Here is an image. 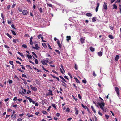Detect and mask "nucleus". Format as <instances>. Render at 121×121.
<instances>
[{"label":"nucleus","instance_id":"3","mask_svg":"<svg viewBox=\"0 0 121 121\" xmlns=\"http://www.w3.org/2000/svg\"><path fill=\"white\" fill-rule=\"evenodd\" d=\"M42 35L41 34H39L38 36V39H39L40 38H41V39H42V41L44 42H46V41H44L43 40V37H42Z\"/></svg>","mask_w":121,"mask_h":121},{"label":"nucleus","instance_id":"37","mask_svg":"<svg viewBox=\"0 0 121 121\" xmlns=\"http://www.w3.org/2000/svg\"><path fill=\"white\" fill-rule=\"evenodd\" d=\"M55 51L58 54H60V51L59 50H55Z\"/></svg>","mask_w":121,"mask_h":121},{"label":"nucleus","instance_id":"62","mask_svg":"<svg viewBox=\"0 0 121 121\" xmlns=\"http://www.w3.org/2000/svg\"><path fill=\"white\" fill-rule=\"evenodd\" d=\"M16 100H17V97H15L13 99V100L14 101H15Z\"/></svg>","mask_w":121,"mask_h":121},{"label":"nucleus","instance_id":"42","mask_svg":"<svg viewBox=\"0 0 121 121\" xmlns=\"http://www.w3.org/2000/svg\"><path fill=\"white\" fill-rule=\"evenodd\" d=\"M31 92V91L29 90H28V91L26 92V93L27 94H29V93L30 94Z\"/></svg>","mask_w":121,"mask_h":121},{"label":"nucleus","instance_id":"25","mask_svg":"<svg viewBox=\"0 0 121 121\" xmlns=\"http://www.w3.org/2000/svg\"><path fill=\"white\" fill-rule=\"evenodd\" d=\"M75 108V110L76 111L75 114L77 115L78 113V111L76 108Z\"/></svg>","mask_w":121,"mask_h":121},{"label":"nucleus","instance_id":"30","mask_svg":"<svg viewBox=\"0 0 121 121\" xmlns=\"http://www.w3.org/2000/svg\"><path fill=\"white\" fill-rule=\"evenodd\" d=\"M11 31L12 32V34L14 35H16L15 32L14 31L12 30H11Z\"/></svg>","mask_w":121,"mask_h":121},{"label":"nucleus","instance_id":"59","mask_svg":"<svg viewBox=\"0 0 121 121\" xmlns=\"http://www.w3.org/2000/svg\"><path fill=\"white\" fill-rule=\"evenodd\" d=\"M46 56L48 57H51L50 55L48 54H47L46 55Z\"/></svg>","mask_w":121,"mask_h":121},{"label":"nucleus","instance_id":"10","mask_svg":"<svg viewBox=\"0 0 121 121\" xmlns=\"http://www.w3.org/2000/svg\"><path fill=\"white\" fill-rule=\"evenodd\" d=\"M16 114H13L11 115L12 119H13L15 118L16 117Z\"/></svg>","mask_w":121,"mask_h":121},{"label":"nucleus","instance_id":"64","mask_svg":"<svg viewBox=\"0 0 121 121\" xmlns=\"http://www.w3.org/2000/svg\"><path fill=\"white\" fill-rule=\"evenodd\" d=\"M10 99L9 98H7L6 99H5V100H4V101L5 102H7V101L8 100H9Z\"/></svg>","mask_w":121,"mask_h":121},{"label":"nucleus","instance_id":"26","mask_svg":"<svg viewBox=\"0 0 121 121\" xmlns=\"http://www.w3.org/2000/svg\"><path fill=\"white\" fill-rule=\"evenodd\" d=\"M59 77L61 78L65 82H67L66 81L65 79L64 78L62 77V76H59Z\"/></svg>","mask_w":121,"mask_h":121},{"label":"nucleus","instance_id":"21","mask_svg":"<svg viewBox=\"0 0 121 121\" xmlns=\"http://www.w3.org/2000/svg\"><path fill=\"white\" fill-rule=\"evenodd\" d=\"M27 56L29 59H31L32 58V56L31 55H29L27 54Z\"/></svg>","mask_w":121,"mask_h":121},{"label":"nucleus","instance_id":"58","mask_svg":"<svg viewBox=\"0 0 121 121\" xmlns=\"http://www.w3.org/2000/svg\"><path fill=\"white\" fill-rule=\"evenodd\" d=\"M26 75L25 74H22V77H25L26 78L27 77H26Z\"/></svg>","mask_w":121,"mask_h":121},{"label":"nucleus","instance_id":"34","mask_svg":"<svg viewBox=\"0 0 121 121\" xmlns=\"http://www.w3.org/2000/svg\"><path fill=\"white\" fill-rule=\"evenodd\" d=\"M113 9H117V6L115 4H114L113 5Z\"/></svg>","mask_w":121,"mask_h":121},{"label":"nucleus","instance_id":"32","mask_svg":"<svg viewBox=\"0 0 121 121\" xmlns=\"http://www.w3.org/2000/svg\"><path fill=\"white\" fill-rule=\"evenodd\" d=\"M12 105L11 106L12 107L13 106V107H14L15 108V109H16V108L17 106V104H16L14 105H13V104L12 103Z\"/></svg>","mask_w":121,"mask_h":121},{"label":"nucleus","instance_id":"52","mask_svg":"<svg viewBox=\"0 0 121 121\" xmlns=\"http://www.w3.org/2000/svg\"><path fill=\"white\" fill-rule=\"evenodd\" d=\"M22 80L24 81V82L23 83L25 84H27V82H26L25 80L24 79H22Z\"/></svg>","mask_w":121,"mask_h":121},{"label":"nucleus","instance_id":"54","mask_svg":"<svg viewBox=\"0 0 121 121\" xmlns=\"http://www.w3.org/2000/svg\"><path fill=\"white\" fill-rule=\"evenodd\" d=\"M9 63L11 65H13V62L12 61H9Z\"/></svg>","mask_w":121,"mask_h":121},{"label":"nucleus","instance_id":"51","mask_svg":"<svg viewBox=\"0 0 121 121\" xmlns=\"http://www.w3.org/2000/svg\"><path fill=\"white\" fill-rule=\"evenodd\" d=\"M19 94H22V93L23 94H25V92H24L23 91H22L21 92V91H19Z\"/></svg>","mask_w":121,"mask_h":121},{"label":"nucleus","instance_id":"6","mask_svg":"<svg viewBox=\"0 0 121 121\" xmlns=\"http://www.w3.org/2000/svg\"><path fill=\"white\" fill-rule=\"evenodd\" d=\"M115 90L117 92V94L118 95H119V89L117 87H115Z\"/></svg>","mask_w":121,"mask_h":121},{"label":"nucleus","instance_id":"53","mask_svg":"<svg viewBox=\"0 0 121 121\" xmlns=\"http://www.w3.org/2000/svg\"><path fill=\"white\" fill-rule=\"evenodd\" d=\"M4 47L6 48H9L10 47H8L7 45H4Z\"/></svg>","mask_w":121,"mask_h":121},{"label":"nucleus","instance_id":"39","mask_svg":"<svg viewBox=\"0 0 121 121\" xmlns=\"http://www.w3.org/2000/svg\"><path fill=\"white\" fill-rule=\"evenodd\" d=\"M18 9L19 11L20 12H22V9L20 8H18Z\"/></svg>","mask_w":121,"mask_h":121},{"label":"nucleus","instance_id":"46","mask_svg":"<svg viewBox=\"0 0 121 121\" xmlns=\"http://www.w3.org/2000/svg\"><path fill=\"white\" fill-rule=\"evenodd\" d=\"M93 75L94 77H95L96 76V75L94 71H93Z\"/></svg>","mask_w":121,"mask_h":121},{"label":"nucleus","instance_id":"60","mask_svg":"<svg viewBox=\"0 0 121 121\" xmlns=\"http://www.w3.org/2000/svg\"><path fill=\"white\" fill-rule=\"evenodd\" d=\"M78 96L79 99H80L81 98V96L80 95V94H78Z\"/></svg>","mask_w":121,"mask_h":121},{"label":"nucleus","instance_id":"1","mask_svg":"<svg viewBox=\"0 0 121 121\" xmlns=\"http://www.w3.org/2000/svg\"><path fill=\"white\" fill-rule=\"evenodd\" d=\"M97 104L100 106V107L102 111L104 112H105L107 110V109L105 107V103L104 102H101L97 103Z\"/></svg>","mask_w":121,"mask_h":121},{"label":"nucleus","instance_id":"41","mask_svg":"<svg viewBox=\"0 0 121 121\" xmlns=\"http://www.w3.org/2000/svg\"><path fill=\"white\" fill-rule=\"evenodd\" d=\"M35 62L36 64H38V61L37 59H35Z\"/></svg>","mask_w":121,"mask_h":121},{"label":"nucleus","instance_id":"28","mask_svg":"<svg viewBox=\"0 0 121 121\" xmlns=\"http://www.w3.org/2000/svg\"><path fill=\"white\" fill-rule=\"evenodd\" d=\"M17 53H18L21 56H22L23 57H24V56L23 55V54H22L21 53H20L19 52H18Z\"/></svg>","mask_w":121,"mask_h":121},{"label":"nucleus","instance_id":"44","mask_svg":"<svg viewBox=\"0 0 121 121\" xmlns=\"http://www.w3.org/2000/svg\"><path fill=\"white\" fill-rule=\"evenodd\" d=\"M74 68H75V69H76V70L77 69H78L77 66L76 64H75Z\"/></svg>","mask_w":121,"mask_h":121},{"label":"nucleus","instance_id":"15","mask_svg":"<svg viewBox=\"0 0 121 121\" xmlns=\"http://www.w3.org/2000/svg\"><path fill=\"white\" fill-rule=\"evenodd\" d=\"M98 55L100 56H101L102 55V52L101 51L98 53Z\"/></svg>","mask_w":121,"mask_h":121},{"label":"nucleus","instance_id":"29","mask_svg":"<svg viewBox=\"0 0 121 121\" xmlns=\"http://www.w3.org/2000/svg\"><path fill=\"white\" fill-rule=\"evenodd\" d=\"M42 46L43 47H44V48L46 47H47V46L46 45V44L44 43H42Z\"/></svg>","mask_w":121,"mask_h":121},{"label":"nucleus","instance_id":"5","mask_svg":"<svg viewBox=\"0 0 121 121\" xmlns=\"http://www.w3.org/2000/svg\"><path fill=\"white\" fill-rule=\"evenodd\" d=\"M48 91L49 92L48 93L47 95L48 96L50 95H52L53 94L52 93V90L50 89H49L48 90Z\"/></svg>","mask_w":121,"mask_h":121},{"label":"nucleus","instance_id":"63","mask_svg":"<svg viewBox=\"0 0 121 121\" xmlns=\"http://www.w3.org/2000/svg\"><path fill=\"white\" fill-rule=\"evenodd\" d=\"M10 8V5H8L7 7V8L8 9H9Z\"/></svg>","mask_w":121,"mask_h":121},{"label":"nucleus","instance_id":"8","mask_svg":"<svg viewBox=\"0 0 121 121\" xmlns=\"http://www.w3.org/2000/svg\"><path fill=\"white\" fill-rule=\"evenodd\" d=\"M25 97L27 99L29 100L30 102H31L32 101V99L30 97H28L26 96H25Z\"/></svg>","mask_w":121,"mask_h":121},{"label":"nucleus","instance_id":"19","mask_svg":"<svg viewBox=\"0 0 121 121\" xmlns=\"http://www.w3.org/2000/svg\"><path fill=\"white\" fill-rule=\"evenodd\" d=\"M99 3H97V6L96 8V11L97 12L98 10V8L99 6Z\"/></svg>","mask_w":121,"mask_h":121},{"label":"nucleus","instance_id":"61","mask_svg":"<svg viewBox=\"0 0 121 121\" xmlns=\"http://www.w3.org/2000/svg\"><path fill=\"white\" fill-rule=\"evenodd\" d=\"M51 106H49L48 108L47 109V110L48 111H50V108H51Z\"/></svg>","mask_w":121,"mask_h":121},{"label":"nucleus","instance_id":"47","mask_svg":"<svg viewBox=\"0 0 121 121\" xmlns=\"http://www.w3.org/2000/svg\"><path fill=\"white\" fill-rule=\"evenodd\" d=\"M42 112L43 114H45L47 113V112L45 111H43Z\"/></svg>","mask_w":121,"mask_h":121},{"label":"nucleus","instance_id":"11","mask_svg":"<svg viewBox=\"0 0 121 121\" xmlns=\"http://www.w3.org/2000/svg\"><path fill=\"white\" fill-rule=\"evenodd\" d=\"M103 8H104L105 9V10H107V6L106 5V4L105 2L104 3V4Z\"/></svg>","mask_w":121,"mask_h":121},{"label":"nucleus","instance_id":"43","mask_svg":"<svg viewBox=\"0 0 121 121\" xmlns=\"http://www.w3.org/2000/svg\"><path fill=\"white\" fill-rule=\"evenodd\" d=\"M14 78H16L18 80H19V79L18 77L16 75H15L14 77Z\"/></svg>","mask_w":121,"mask_h":121},{"label":"nucleus","instance_id":"14","mask_svg":"<svg viewBox=\"0 0 121 121\" xmlns=\"http://www.w3.org/2000/svg\"><path fill=\"white\" fill-rule=\"evenodd\" d=\"M6 35L9 38L11 39L12 38V37L11 35H10L8 33H7L6 34Z\"/></svg>","mask_w":121,"mask_h":121},{"label":"nucleus","instance_id":"23","mask_svg":"<svg viewBox=\"0 0 121 121\" xmlns=\"http://www.w3.org/2000/svg\"><path fill=\"white\" fill-rule=\"evenodd\" d=\"M41 66V67L44 70L48 72H49V71L48 70H46L45 69L43 66L42 65Z\"/></svg>","mask_w":121,"mask_h":121},{"label":"nucleus","instance_id":"48","mask_svg":"<svg viewBox=\"0 0 121 121\" xmlns=\"http://www.w3.org/2000/svg\"><path fill=\"white\" fill-rule=\"evenodd\" d=\"M11 27L15 29L16 30V29L14 27V25L13 24H12L11 26Z\"/></svg>","mask_w":121,"mask_h":121},{"label":"nucleus","instance_id":"38","mask_svg":"<svg viewBox=\"0 0 121 121\" xmlns=\"http://www.w3.org/2000/svg\"><path fill=\"white\" fill-rule=\"evenodd\" d=\"M41 62L43 64V65H45V62L44 61V60H42L41 61Z\"/></svg>","mask_w":121,"mask_h":121},{"label":"nucleus","instance_id":"33","mask_svg":"<svg viewBox=\"0 0 121 121\" xmlns=\"http://www.w3.org/2000/svg\"><path fill=\"white\" fill-rule=\"evenodd\" d=\"M105 116L107 119H108L109 118V115H108L106 114H105Z\"/></svg>","mask_w":121,"mask_h":121},{"label":"nucleus","instance_id":"56","mask_svg":"<svg viewBox=\"0 0 121 121\" xmlns=\"http://www.w3.org/2000/svg\"><path fill=\"white\" fill-rule=\"evenodd\" d=\"M1 16L2 18L3 19V20H4V17L3 16V14L2 13L1 14Z\"/></svg>","mask_w":121,"mask_h":121},{"label":"nucleus","instance_id":"16","mask_svg":"<svg viewBox=\"0 0 121 121\" xmlns=\"http://www.w3.org/2000/svg\"><path fill=\"white\" fill-rule=\"evenodd\" d=\"M91 108L92 110L95 113H96V111L95 109H94V107L92 106H91Z\"/></svg>","mask_w":121,"mask_h":121},{"label":"nucleus","instance_id":"35","mask_svg":"<svg viewBox=\"0 0 121 121\" xmlns=\"http://www.w3.org/2000/svg\"><path fill=\"white\" fill-rule=\"evenodd\" d=\"M39 10L40 13H41L43 12L42 9L41 8H40Z\"/></svg>","mask_w":121,"mask_h":121},{"label":"nucleus","instance_id":"9","mask_svg":"<svg viewBox=\"0 0 121 121\" xmlns=\"http://www.w3.org/2000/svg\"><path fill=\"white\" fill-rule=\"evenodd\" d=\"M85 39L83 38H80V41L82 43H83L84 42Z\"/></svg>","mask_w":121,"mask_h":121},{"label":"nucleus","instance_id":"18","mask_svg":"<svg viewBox=\"0 0 121 121\" xmlns=\"http://www.w3.org/2000/svg\"><path fill=\"white\" fill-rule=\"evenodd\" d=\"M119 58V56L117 55H116L115 58V60L116 61H117Z\"/></svg>","mask_w":121,"mask_h":121},{"label":"nucleus","instance_id":"2","mask_svg":"<svg viewBox=\"0 0 121 121\" xmlns=\"http://www.w3.org/2000/svg\"><path fill=\"white\" fill-rule=\"evenodd\" d=\"M35 47L32 46V48L34 49H35L36 50H39L40 48L38 46V44H36L35 45Z\"/></svg>","mask_w":121,"mask_h":121},{"label":"nucleus","instance_id":"7","mask_svg":"<svg viewBox=\"0 0 121 121\" xmlns=\"http://www.w3.org/2000/svg\"><path fill=\"white\" fill-rule=\"evenodd\" d=\"M28 12L26 10H24L23 11L22 13L24 15H26L28 14Z\"/></svg>","mask_w":121,"mask_h":121},{"label":"nucleus","instance_id":"55","mask_svg":"<svg viewBox=\"0 0 121 121\" xmlns=\"http://www.w3.org/2000/svg\"><path fill=\"white\" fill-rule=\"evenodd\" d=\"M24 36L26 37H29V36L28 34H25L24 35Z\"/></svg>","mask_w":121,"mask_h":121},{"label":"nucleus","instance_id":"45","mask_svg":"<svg viewBox=\"0 0 121 121\" xmlns=\"http://www.w3.org/2000/svg\"><path fill=\"white\" fill-rule=\"evenodd\" d=\"M22 46L24 48H26L27 46L26 45V44H23L22 45Z\"/></svg>","mask_w":121,"mask_h":121},{"label":"nucleus","instance_id":"31","mask_svg":"<svg viewBox=\"0 0 121 121\" xmlns=\"http://www.w3.org/2000/svg\"><path fill=\"white\" fill-rule=\"evenodd\" d=\"M18 41V40L17 39H13V41L14 43H16V41Z\"/></svg>","mask_w":121,"mask_h":121},{"label":"nucleus","instance_id":"57","mask_svg":"<svg viewBox=\"0 0 121 121\" xmlns=\"http://www.w3.org/2000/svg\"><path fill=\"white\" fill-rule=\"evenodd\" d=\"M11 23V21L8 20V23L9 24H10Z\"/></svg>","mask_w":121,"mask_h":121},{"label":"nucleus","instance_id":"27","mask_svg":"<svg viewBox=\"0 0 121 121\" xmlns=\"http://www.w3.org/2000/svg\"><path fill=\"white\" fill-rule=\"evenodd\" d=\"M52 106L54 107V108L55 109H56V108L55 105V104H52Z\"/></svg>","mask_w":121,"mask_h":121},{"label":"nucleus","instance_id":"4","mask_svg":"<svg viewBox=\"0 0 121 121\" xmlns=\"http://www.w3.org/2000/svg\"><path fill=\"white\" fill-rule=\"evenodd\" d=\"M30 87L34 91H36L37 90V88L35 87H33L32 85H30Z\"/></svg>","mask_w":121,"mask_h":121},{"label":"nucleus","instance_id":"49","mask_svg":"<svg viewBox=\"0 0 121 121\" xmlns=\"http://www.w3.org/2000/svg\"><path fill=\"white\" fill-rule=\"evenodd\" d=\"M66 111L67 112H69L70 111V109H69V108H67Z\"/></svg>","mask_w":121,"mask_h":121},{"label":"nucleus","instance_id":"12","mask_svg":"<svg viewBox=\"0 0 121 121\" xmlns=\"http://www.w3.org/2000/svg\"><path fill=\"white\" fill-rule=\"evenodd\" d=\"M57 44L59 47L60 48H61L62 47V45H61V44L60 43V42L59 41H57Z\"/></svg>","mask_w":121,"mask_h":121},{"label":"nucleus","instance_id":"13","mask_svg":"<svg viewBox=\"0 0 121 121\" xmlns=\"http://www.w3.org/2000/svg\"><path fill=\"white\" fill-rule=\"evenodd\" d=\"M66 40L67 41H68L69 40L71 39V37L70 36H67L66 37Z\"/></svg>","mask_w":121,"mask_h":121},{"label":"nucleus","instance_id":"50","mask_svg":"<svg viewBox=\"0 0 121 121\" xmlns=\"http://www.w3.org/2000/svg\"><path fill=\"white\" fill-rule=\"evenodd\" d=\"M8 82L10 84H11L13 83V81L12 80H10Z\"/></svg>","mask_w":121,"mask_h":121},{"label":"nucleus","instance_id":"20","mask_svg":"<svg viewBox=\"0 0 121 121\" xmlns=\"http://www.w3.org/2000/svg\"><path fill=\"white\" fill-rule=\"evenodd\" d=\"M47 6H48L49 7L53 8V6L52 4H50L47 3Z\"/></svg>","mask_w":121,"mask_h":121},{"label":"nucleus","instance_id":"17","mask_svg":"<svg viewBox=\"0 0 121 121\" xmlns=\"http://www.w3.org/2000/svg\"><path fill=\"white\" fill-rule=\"evenodd\" d=\"M90 50L92 52H93L95 50V49L92 47H90Z\"/></svg>","mask_w":121,"mask_h":121},{"label":"nucleus","instance_id":"40","mask_svg":"<svg viewBox=\"0 0 121 121\" xmlns=\"http://www.w3.org/2000/svg\"><path fill=\"white\" fill-rule=\"evenodd\" d=\"M82 82L85 84H86L87 82V81L86 80H83Z\"/></svg>","mask_w":121,"mask_h":121},{"label":"nucleus","instance_id":"22","mask_svg":"<svg viewBox=\"0 0 121 121\" xmlns=\"http://www.w3.org/2000/svg\"><path fill=\"white\" fill-rule=\"evenodd\" d=\"M86 16L88 17H91L92 16V14L91 13H88L86 14Z\"/></svg>","mask_w":121,"mask_h":121},{"label":"nucleus","instance_id":"36","mask_svg":"<svg viewBox=\"0 0 121 121\" xmlns=\"http://www.w3.org/2000/svg\"><path fill=\"white\" fill-rule=\"evenodd\" d=\"M96 21V18L95 17H93L92 18V22H95Z\"/></svg>","mask_w":121,"mask_h":121},{"label":"nucleus","instance_id":"24","mask_svg":"<svg viewBox=\"0 0 121 121\" xmlns=\"http://www.w3.org/2000/svg\"><path fill=\"white\" fill-rule=\"evenodd\" d=\"M109 37L111 39H114V37L113 36L111 35H108Z\"/></svg>","mask_w":121,"mask_h":121}]
</instances>
